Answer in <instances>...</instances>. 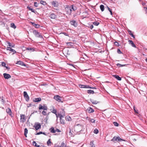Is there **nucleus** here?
Here are the masks:
<instances>
[{
  "mask_svg": "<svg viewBox=\"0 0 147 147\" xmlns=\"http://www.w3.org/2000/svg\"><path fill=\"white\" fill-rule=\"evenodd\" d=\"M58 115H59V117L60 118V119L63 118V117L61 114H58Z\"/></svg>",
  "mask_w": 147,
  "mask_h": 147,
  "instance_id": "nucleus-45",
  "label": "nucleus"
},
{
  "mask_svg": "<svg viewBox=\"0 0 147 147\" xmlns=\"http://www.w3.org/2000/svg\"><path fill=\"white\" fill-rule=\"evenodd\" d=\"M11 27L14 29H15L16 28V26L13 23H12L11 24Z\"/></svg>",
  "mask_w": 147,
  "mask_h": 147,
  "instance_id": "nucleus-27",
  "label": "nucleus"
},
{
  "mask_svg": "<svg viewBox=\"0 0 147 147\" xmlns=\"http://www.w3.org/2000/svg\"><path fill=\"white\" fill-rule=\"evenodd\" d=\"M51 139H50L47 142V144L48 146H50L51 145Z\"/></svg>",
  "mask_w": 147,
  "mask_h": 147,
  "instance_id": "nucleus-31",
  "label": "nucleus"
},
{
  "mask_svg": "<svg viewBox=\"0 0 147 147\" xmlns=\"http://www.w3.org/2000/svg\"><path fill=\"white\" fill-rule=\"evenodd\" d=\"M93 27V26L92 25H91L90 26V28L91 29H92Z\"/></svg>",
  "mask_w": 147,
  "mask_h": 147,
  "instance_id": "nucleus-58",
  "label": "nucleus"
},
{
  "mask_svg": "<svg viewBox=\"0 0 147 147\" xmlns=\"http://www.w3.org/2000/svg\"><path fill=\"white\" fill-rule=\"evenodd\" d=\"M6 111L7 113H8L9 115H11V112L10 109L9 108H7L6 110Z\"/></svg>",
  "mask_w": 147,
  "mask_h": 147,
  "instance_id": "nucleus-17",
  "label": "nucleus"
},
{
  "mask_svg": "<svg viewBox=\"0 0 147 147\" xmlns=\"http://www.w3.org/2000/svg\"><path fill=\"white\" fill-rule=\"evenodd\" d=\"M98 130L96 129L94 130V133L95 134H97L98 133Z\"/></svg>",
  "mask_w": 147,
  "mask_h": 147,
  "instance_id": "nucleus-40",
  "label": "nucleus"
},
{
  "mask_svg": "<svg viewBox=\"0 0 147 147\" xmlns=\"http://www.w3.org/2000/svg\"><path fill=\"white\" fill-rule=\"evenodd\" d=\"M79 86L80 88H90L96 89V88H92L90 87H89V86L85 85H79Z\"/></svg>",
  "mask_w": 147,
  "mask_h": 147,
  "instance_id": "nucleus-6",
  "label": "nucleus"
},
{
  "mask_svg": "<svg viewBox=\"0 0 147 147\" xmlns=\"http://www.w3.org/2000/svg\"><path fill=\"white\" fill-rule=\"evenodd\" d=\"M83 126L80 124H77L74 127L75 131L76 132H78L82 130Z\"/></svg>",
  "mask_w": 147,
  "mask_h": 147,
  "instance_id": "nucleus-1",
  "label": "nucleus"
},
{
  "mask_svg": "<svg viewBox=\"0 0 147 147\" xmlns=\"http://www.w3.org/2000/svg\"><path fill=\"white\" fill-rule=\"evenodd\" d=\"M71 9H72V11L73 10V11H75L76 9V7H74L72 5H71Z\"/></svg>",
  "mask_w": 147,
  "mask_h": 147,
  "instance_id": "nucleus-39",
  "label": "nucleus"
},
{
  "mask_svg": "<svg viewBox=\"0 0 147 147\" xmlns=\"http://www.w3.org/2000/svg\"><path fill=\"white\" fill-rule=\"evenodd\" d=\"M56 131L57 132H60L61 131L59 129H56L55 130V132Z\"/></svg>",
  "mask_w": 147,
  "mask_h": 147,
  "instance_id": "nucleus-51",
  "label": "nucleus"
},
{
  "mask_svg": "<svg viewBox=\"0 0 147 147\" xmlns=\"http://www.w3.org/2000/svg\"><path fill=\"white\" fill-rule=\"evenodd\" d=\"M35 26H34L36 28H38L39 27V26L38 24H35Z\"/></svg>",
  "mask_w": 147,
  "mask_h": 147,
  "instance_id": "nucleus-50",
  "label": "nucleus"
},
{
  "mask_svg": "<svg viewBox=\"0 0 147 147\" xmlns=\"http://www.w3.org/2000/svg\"><path fill=\"white\" fill-rule=\"evenodd\" d=\"M128 42H129V44H131L132 47L135 48L136 47L135 45L134 44L132 40H129Z\"/></svg>",
  "mask_w": 147,
  "mask_h": 147,
  "instance_id": "nucleus-19",
  "label": "nucleus"
},
{
  "mask_svg": "<svg viewBox=\"0 0 147 147\" xmlns=\"http://www.w3.org/2000/svg\"><path fill=\"white\" fill-rule=\"evenodd\" d=\"M113 124L115 126H118L119 125V124L117 122H114L113 123Z\"/></svg>",
  "mask_w": 147,
  "mask_h": 147,
  "instance_id": "nucleus-42",
  "label": "nucleus"
},
{
  "mask_svg": "<svg viewBox=\"0 0 147 147\" xmlns=\"http://www.w3.org/2000/svg\"><path fill=\"white\" fill-rule=\"evenodd\" d=\"M54 99L57 100L59 102H61L60 97L58 96H55L54 98Z\"/></svg>",
  "mask_w": 147,
  "mask_h": 147,
  "instance_id": "nucleus-11",
  "label": "nucleus"
},
{
  "mask_svg": "<svg viewBox=\"0 0 147 147\" xmlns=\"http://www.w3.org/2000/svg\"><path fill=\"white\" fill-rule=\"evenodd\" d=\"M17 64L20 65H23L24 66H26V65L24 63L21 61H18L16 63Z\"/></svg>",
  "mask_w": 147,
  "mask_h": 147,
  "instance_id": "nucleus-15",
  "label": "nucleus"
},
{
  "mask_svg": "<svg viewBox=\"0 0 147 147\" xmlns=\"http://www.w3.org/2000/svg\"><path fill=\"white\" fill-rule=\"evenodd\" d=\"M123 140L121 139L119 137H117V136H115L113 137V139L111 140V141H123Z\"/></svg>",
  "mask_w": 147,
  "mask_h": 147,
  "instance_id": "nucleus-3",
  "label": "nucleus"
},
{
  "mask_svg": "<svg viewBox=\"0 0 147 147\" xmlns=\"http://www.w3.org/2000/svg\"><path fill=\"white\" fill-rule=\"evenodd\" d=\"M87 92L88 94H93L94 93V92L93 90H88L87 91Z\"/></svg>",
  "mask_w": 147,
  "mask_h": 147,
  "instance_id": "nucleus-28",
  "label": "nucleus"
},
{
  "mask_svg": "<svg viewBox=\"0 0 147 147\" xmlns=\"http://www.w3.org/2000/svg\"><path fill=\"white\" fill-rule=\"evenodd\" d=\"M7 50H9L10 51H12L13 52V54H14L15 53H16V51H15L13 49H11V48H10V47H7Z\"/></svg>",
  "mask_w": 147,
  "mask_h": 147,
  "instance_id": "nucleus-14",
  "label": "nucleus"
},
{
  "mask_svg": "<svg viewBox=\"0 0 147 147\" xmlns=\"http://www.w3.org/2000/svg\"><path fill=\"white\" fill-rule=\"evenodd\" d=\"M34 6H35L36 7H37L38 6V5L37 4V3L36 2H34Z\"/></svg>",
  "mask_w": 147,
  "mask_h": 147,
  "instance_id": "nucleus-48",
  "label": "nucleus"
},
{
  "mask_svg": "<svg viewBox=\"0 0 147 147\" xmlns=\"http://www.w3.org/2000/svg\"><path fill=\"white\" fill-rule=\"evenodd\" d=\"M33 33L34 34L36 37L42 38V36L41 34L38 32L37 31L35 30L33 31Z\"/></svg>",
  "mask_w": 147,
  "mask_h": 147,
  "instance_id": "nucleus-2",
  "label": "nucleus"
},
{
  "mask_svg": "<svg viewBox=\"0 0 147 147\" xmlns=\"http://www.w3.org/2000/svg\"><path fill=\"white\" fill-rule=\"evenodd\" d=\"M56 115V117H57V118L58 117H59V115H58V114L57 115V113H56V114H55Z\"/></svg>",
  "mask_w": 147,
  "mask_h": 147,
  "instance_id": "nucleus-57",
  "label": "nucleus"
},
{
  "mask_svg": "<svg viewBox=\"0 0 147 147\" xmlns=\"http://www.w3.org/2000/svg\"><path fill=\"white\" fill-rule=\"evenodd\" d=\"M3 75L5 78L6 79H8L11 78V76L8 74L4 73Z\"/></svg>",
  "mask_w": 147,
  "mask_h": 147,
  "instance_id": "nucleus-10",
  "label": "nucleus"
},
{
  "mask_svg": "<svg viewBox=\"0 0 147 147\" xmlns=\"http://www.w3.org/2000/svg\"><path fill=\"white\" fill-rule=\"evenodd\" d=\"M41 134H43L45 135H46L45 134V133L42 131L37 133L36 134V135H38Z\"/></svg>",
  "mask_w": 147,
  "mask_h": 147,
  "instance_id": "nucleus-33",
  "label": "nucleus"
},
{
  "mask_svg": "<svg viewBox=\"0 0 147 147\" xmlns=\"http://www.w3.org/2000/svg\"><path fill=\"white\" fill-rule=\"evenodd\" d=\"M42 114L44 115H47V113L46 111H43L42 112Z\"/></svg>",
  "mask_w": 147,
  "mask_h": 147,
  "instance_id": "nucleus-44",
  "label": "nucleus"
},
{
  "mask_svg": "<svg viewBox=\"0 0 147 147\" xmlns=\"http://www.w3.org/2000/svg\"><path fill=\"white\" fill-rule=\"evenodd\" d=\"M46 119H48V116H47L46 117Z\"/></svg>",
  "mask_w": 147,
  "mask_h": 147,
  "instance_id": "nucleus-63",
  "label": "nucleus"
},
{
  "mask_svg": "<svg viewBox=\"0 0 147 147\" xmlns=\"http://www.w3.org/2000/svg\"><path fill=\"white\" fill-rule=\"evenodd\" d=\"M60 147H66V146L64 142H63L62 143Z\"/></svg>",
  "mask_w": 147,
  "mask_h": 147,
  "instance_id": "nucleus-35",
  "label": "nucleus"
},
{
  "mask_svg": "<svg viewBox=\"0 0 147 147\" xmlns=\"http://www.w3.org/2000/svg\"><path fill=\"white\" fill-rule=\"evenodd\" d=\"M114 44L115 45H116V46H118V43L117 42H114Z\"/></svg>",
  "mask_w": 147,
  "mask_h": 147,
  "instance_id": "nucleus-53",
  "label": "nucleus"
},
{
  "mask_svg": "<svg viewBox=\"0 0 147 147\" xmlns=\"http://www.w3.org/2000/svg\"><path fill=\"white\" fill-rule=\"evenodd\" d=\"M60 122L61 124H64V121L62 119H60Z\"/></svg>",
  "mask_w": 147,
  "mask_h": 147,
  "instance_id": "nucleus-41",
  "label": "nucleus"
},
{
  "mask_svg": "<svg viewBox=\"0 0 147 147\" xmlns=\"http://www.w3.org/2000/svg\"><path fill=\"white\" fill-rule=\"evenodd\" d=\"M144 9H145V12L146 13H147V8L144 7Z\"/></svg>",
  "mask_w": 147,
  "mask_h": 147,
  "instance_id": "nucleus-54",
  "label": "nucleus"
},
{
  "mask_svg": "<svg viewBox=\"0 0 147 147\" xmlns=\"http://www.w3.org/2000/svg\"><path fill=\"white\" fill-rule=\"evenodd\" d=\"M68 120L69 121H70L71 120V119L69 117H67V118Z\"/></svg>",
  "mask_w": 147,
  "mask_h": 147,
  "instance_id": "nucleus-52",
  "label": "nucleus"
},
{
  "mask_svg": "<svg viewBox=\"0 0 147 147\" xmlns=\"http://www.w3.org/2000/svg\"><path fill=\"white\" fill-rule=\"evenodd\" d=\"M100 8L102 11H104V6L103 5H101L100 6Z\"/></svg>",
  "mask_w": 147,
  "mask_h": 147,
  "instance_id": "nucleus-30",
  "label": "nucleus"
},
{
  "mask_svg": "<svg viewBox=\"0 0 147 147\" xmlns=\"http://www.w3.org/2000/svg\"><path fill=\"white\" fill-rule=\"evenodd\" d=\"M5 67L7 69H9V68L8 67H7V66H5Z\"/></svg>",
  "mask_w": 147,
  "mask_h": 147,
  "instance_id": "nucleus-61",
  "label": "nucleus"
},
{
  "mask_svg": "<svg viewBox=\"0 0 147 147\" xmlns=\"http://www.w3.org/2000/svg\"><path fill=\"white\" fill-rule=\"evenodd\" d=\"M65 9L67 14H70L71 13L72 11V9H71V7L66 8Z\"/></svg>",
  "mask_w": 147,
  "mask_h": 147,
  "instance_id": "nucleus-7",
  "label": "nucleus"
},
{
  "mask_svg": "<svg viewBox=\"0 0 147 147\" xmlns=\"http://www.w3.org/2000/svg\"><path fill=\"white\" fill-rule=\"evenodd\" d=\"M33 145L37 147H40V146L38 145L35 141H33L32 143Z\"/></svg>",
  "mask_w": 147,
  "mask_h": 147,
  "instance_id": "nucleus-24",
  "label": "nucleus"
},
{
  "mask_svg": "<svg viewBox=\"0 0 147 147\" xmlns=\"http://www.w3.org/2000/svg\"><path fill=\"white\" fill-rule=\"evenodd\" d=\"M52 5L54 7H57L58 6V3L56 1H53L52 2Z\"/></svg>",
  "mask_w": 147,
  "mask_h": 147,
  "instance_id": "nucleus-12",
  "label": "nucleus"
},
{
  "mask_svg": "<svg viewBox=\"0 0 147 147\" xmlns=\"http://www.w3.org/2000/svg\"><path fill=\"white\" fill-rule=\"evenodd\" d=\"M125 65H121L120 64L118 63L117 64V66H119V67H121L124 66Z\"/></svg>",
  "mask_w": 147,
  "mask_h": 147,
  "instance_id": "nucleus-49",
  "label": "nucleus"
},
{
  "mask_svg": "<svg viewBox=\"0 0 147 147\" xmlns=\"http://www.w3.org/2000/svg\"><path fill=\"white\" fill-rule=\"evenodd\" d=\"M51 132L53 133H55V130L53 127H52L50 129Z\"/></svg>",
  "mask_w": 147,
  "mask_h": 147,
  "instance_id": "nucleus-25",
  "label": "nucleus"
},
{
  "mask_svg": "<svg viewBox=\"0 0 147 147\" xmlns=\"http://www.w3.org/2000/svg\"><path fill=\"white\" fill-rule=\"evenodd\" d=\"M24 96L27 101L29 100V96L26 92L24 91Z\"/></svg>",
  "mask_w": 147,
  "mask_h": 147,
  "instance_id": "nucleus-9",
  "label": "nucleus"
},
{
  "mask_svg": "<svg viewBox=\"0 0 147 147\" xmlns=\"http://www.w3.org/2000/svg\"><path fill=\"white\" fill-rule=\"evenodd\" d=\"M50 18L51 19H55L56 18L55 15L54 14H51L50 16Z\"/></svg>",
  "mask_w": 147,
  "mask_h": 147,
  "instance_id": "nucleus-21",
  "label": "nucleus"
},
{
  "mask_svg": "<svg viewBox=\"0 0 147 147\" xmlns=\"http://www.w3.org/2000/svg\"><path fill=\"white\" fill-rule=\"evenodd\" d=\"M28 132V130L27 128H25L24 129V134L26 137H27V134Z\"/></svg>",
  "mask_w": 147,
  "mask_h": 147,
  "instance_id": "nucleus-23",
  "label": "nucleus"
},
{
  "mask_svg": "<svg viewBox=\"0 0 147 147\" xmlns=\"http://www.w3.org/2000/svg\"><path fill=\"white\" fill-rule=\"evenodd\" d=\"M27 8L29 10H31L32 12H34V10L30 8V7H27Z\"/></svg>",
  "mask_w": 147,
  "mask_h": 147,
  "instance_id": "nucleus-43",
  "label": "nucleus"
},
{
  "mask_svg": "<svg viewBox=\"0 0 147 147\" xmlns=\"http://www.w3.org/2000/svg\"><path fill=\"white\" fill-rule=\"evenodd\" d=\"M117 52L119 54L121 53V52L119 49H117Z\"/></svg>",
  "mask_w": 147,
  "mask_h": 147,
  "instance_id": "nucleus-47",
  "label": "nucleus"
},
{
  "mask_svg": "<svg viewBox=\"0 0 147 147\" xmlns=\"http://www.w3.org/2000/svg\"><path fill=\"white\" fill-rule=\"evenodd\" d=\"M93 24L95 25L98 26L99 25V23L97 22H93Z\"/></svg>",
  "mask_w": 147,
  "mask_h": 147,
  "instance_id": "nucleus-38",
  "label": "nucleus"
},
{
  "mask_svg": "<svg viewBox=\"0 0 147 147\" xmlns=\"http://www.w3.org/2000/svg\"><path fill=\"white\" fill-rule=\"evenodd\" d=\"M87 111L89 113L94 112L93 110L91 107L88 108L87 109Z\"/></svg>",
  "mask_w": 147,
  "mask_h": 147,
  "instance_id": "nucleus-20",
  "label": "nucleus"
},
{
  "mask_svg": "<svg viewBox=\"0 0 147 147\" xmlns=\"http://www.w3.org/2000/svg\"><path fill=\"white\" fill-rule=\"evenodd\" d=\"M110 12V13H111V14L112 15L113 14H112V11L111 12Z\"/></svg>",
  "mask_w": 147,
  "mask_h": 147,
  "instance_id": "nucleus-62",
  "label": "nucleus"
},
{
  "mask_svg": "<svg viewBox=\"0 0 147 147\" xmlns=\"http://www.w3.org/2000/svg\"><path fill=\"white\" fill-rule=\"evenodd\" d=\"M31 23L32 24V25L34 26H35V24H35L33 22H31Z\"/></svg>",
  "mask_w": 147,
  "mask_h": 147,
  "instance_id": "nucleus-59",
  "label": "nucleus"
},
{
  "mask_svg": "<svg viewBox=\"0 0 147 147\" xmlns=\"http://www.w3.org/2000/svg\"><path fill=\"white\" fill-rule=\"evenodd\" d=\"M26 120L25 116L24 115H20V122L23 123L25 122Z\"/></svg>",
  "mask_w": 147,
  "mask_h": 147,
  "instance_id": "nucleus-5",
  "label": "nucleus"
},
{
  "mask_svg": "<svg viewBox=\"0 0 147 147\" xmlns=\"http://www.w3.org/2000/svg\"><path fill=\"white\" fill-rule=\"evenodd\" d=\"M91 102L93 104H96L98 103V102L96 100H91Z\"/></svg>",
  "mask_w": 147,
  "mask_h": 147,
  "instance_id": "nucleus-26",
  "label": "nucleus"
},
{
  "mask_svg": "<svg viewBox=\"0 0 147 147\" xmlns=\"http://www.w3.org/2000/svg\"><path fill=\"white\" fill-rule=\"evenodd\" d=\"M40 3L41 4L43 5H45L46 4V2L43 1H40Z\"/></svg>",
  "mask_w": 147,
  "mask_h": 147,
  "instance_id": "nucleus-34",
  "label": "nucleus"
},
{
  "mask_svg": "<svg viewBox=\"0 0 147 147\" xmlns=\"http://www.w3.org/2000/svg\"><path fill=\"white\" fill-rule=\"evenodd\" d=\"M34 127L35 128L36 130H37L41 128V125L40 123H35Z\"/></svg>",
  "mask_w": 147,
  "mask_h": 147,
  "instance_id": "nucleus-4",
  "label": "nucleus"
},
{
  "mask_svg": "<svg viewBox=\"0 0 147 147\" xmlns=\"http://www.w3.org/2000/svg\"><path fill=\"white\" fill-rule=\"evenodd\" d=\"M89 121L92 123H94L95 122V120L93 119H90L89 120Z\"/></svg>",
  "mask_w": 147,
  "mask_h": 147,
  "instance_id": "nucleus-37",
  "label": "nucleus"
},
{
  "mask_svg": "<svg viewBox=\"0 0 147 147\" xmlns=\"http://www.w3.org/2000/svg\"><path fill=\"white\" fill-rule=\"evenodd\" d=\"M134 111H135V113H138V111L137 110H136L135 109V108H134Z\"/></svg>",
  "mask_w": 147,
  "mask_h": 147,
  "instance_id": "nucleus-55",
  "label": "nucleus"
},
{
  "mask_svg": "<svg viewBox=\"0 0 147 147\" xmlns=\"http://www.w3.org/2000/svg\"><path fill=\"white\" fill-rule=\"evenodd\" d=\"M41 100V98H35L33 100L34 102H38L40 101Z\"/></svg>",
  "mask_w": 147,
  "mask_h": 147,
  "instance_id": "nucleus-16",
  "label": "nucleus"
},
{
  "mask_svg": "<svg viewBox=\"0 0 147 147\" xmlns=\"http://www.w3.org/2000/svg\"><path fill=\"white\" fill-rule=\"evenodd\" d=\"M134 141H136V140L135 139H134Z\"/></svg>",
  "mask_w": 147,
  "mask_h": 147,
  "instance_id": "nucleus-64",
  "label": "nucleus"
},
{
  "mask_svg": "<svg viewBox=\"0 0 147 147\" xmlns=\"http://www.w3.org/2000/svg\"><path fill=\"white\" fill-rule=\"evenodd\" d=\"M107 7L109 10L110 11V12H111L112 11L111 9L109 8L108 7Z\"/></svg>",
  "mask_w": 147,
  "mask_h": 147,
  "instance_id": "nucleus-56",
  "label": "nucleus"
},
{
  "mask_svg": "<svg viewBox=\"0 0 147 147\" xmlns=\"http://www.w3.org/2000/svg\"><path fill=\"white\" fill-rule=\"evenodd\" d=\"M128 32L129 34L131 36L134 37V38H135L134 35L131 33V30H129Z\"/></svg>",
  "mask_w": 147,
  "mask_h": 147,
  "instance_id": "nucleus-32",
  "label": "nucleus"
},
{
  "mask_svg": "<svg viewBox=\"0 0 147 147\" xmlns=\"http://www.w3.org/2000/svg\"><path fill=\"white\" fill-rule=\"evenodd\" d=\"M71 24L74 26L75 27H76L77 25V24L76 21H72L70 22Z\"/></svg>",
  "mask_w": 147,
  "mask_h": 147,
  "instance_id": "nucleus-13",
  "label": "nucleus"
},
{
  "mask_svg": "<svg viewBox=\"0 0 147 147\" xmlns=\"http://www.w3.org/2000/svg\"><path fill=\"white\" fill-rule=\"evenodd\" d=\"M39 109V110L43 109L44 110H47V107L45 105L42 106L41 105H40Z\"/></svg>",
  "mask_w": 147,
  "mask_h": 147,
  "instance_id": "nucleus-8",
  "label": "nucleus"
},
{
  "mask_svg": "<svg viewBox=\"0 0 147 147\" xmlns=\"http://www.w3.org/2000/svg\"><path fill=\"white\" fill-rule=\"evenodd\" d=\"M5 65H6V64H5V63L4 62H2L1 65H2V66H5Z\"/></svg>",
  "mask_w": 147,
  "mask_h": 147,
  "instance_id": "nucleus-46",
  "label": "nucleus"
},
{
  "mask_svg": "<svg viewBox=\"0 0 147 147\" xmlns=\"http://www.w3.org/2000/svg\"><path fill=\"white\" fill-rule=\"evenodd\" d=\"M7 43L9 44L8 45L11 47H13L15 46L14 45H11L9 42H7Z\"/></svg>",
  "mask_w": 147,
  "mask_h": 147,
  "instance_id": "nucleus-36",
  "label": "nucleus"
},
{
  "mask_svg": "<svg viewBox=\"0 0 147 147\" xmlns=\"http://www.w3.org/2000/svg\"><path fill=\"white\" fill-rule=\"evenodd\" d=\"M90 147H95V145L94 144L92 141L90 142Z\"/></svg>",
  "mask_w": 147,
  "mask_h": 147,
  "instance_id": "nucleus-29",
  "label": "nucleus"
},
{
  "mask_svg": "<svg viewBox=\"0 0 147 147\" xmlns=\"http://www.w3.org/2000/svg\"><path fill=\"white\" fill-rule=\"evenodd\" d=\"M113 76L117 80H121V78L119 76L117 75H114Z\"/></svg>",
  "mask_w": 147,
  "mask_h": 147,
  "instance_id": "nucleus-22",
  "label": "nucleus"
},
{
  "mask_svg": "<svg viewBox=\"0 0 147 147\" xmlns=\"http://www.w3.org/2000/svg\"><path fill=\"white\" fill-rule=\"evenodd\" d=\"M50 110L52 113H53L54 114H56V112H57L56 110L54 108V107H52V108Z\"/></svg>",
  "mask_w": 147,
  "mask_h": 147,
  "instance_id": "nucleus-18",
  "label": "nucleus"
},
{
  "mask_svg": "<svg viewBox=\"0 0 147 147\" xmlns=\"http://www.w3.org/2000/svg\"><path fill=\"white\" fill-rule=\"evenodd\" d=\"M1 102H2L3 103H4V100L3 99H1Z\"/></svg>",
  "mask_w": 147,
  "mask_h": 147,
  "instance_id": "nucleus-60",
  "label": "nucleus"
}]
</instances>
